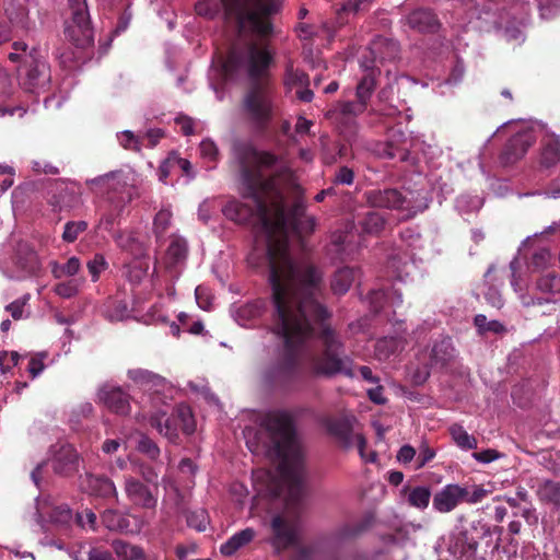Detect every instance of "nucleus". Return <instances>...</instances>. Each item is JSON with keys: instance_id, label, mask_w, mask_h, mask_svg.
Masks as SVG:
<instances>
[{"instance_id": "obj_32", "label": "nucleus", "mask_w": 560, "mask_h": 560, "mask_svg": "<svg viewBox=\"0 0 560 560\" xmlns=\"http://www.w3.org/2000/svg\"><path fill=\"white\" fill-rule=\"evenodd\" d=\"M401 492L407 495V502L410 506L418 510H425L431 499L430 488L427 486H405Z\"/></svg>"}, {"instance_id": "obj_14", "label": "nucleus", "mask_w": 560, "mask_h": 560, "mask_svg": "<svg viewBox=\"0 0 560 560\" xmlns=\"http://www.w3.org/2000/svg\"><path fill=\"white\" fill-rule=\"evenodd\" d=\"M536 142L533 129H522L515 132L504 144L499 160L504 166L512 165L523 159L528 149Z\"/></svg>"}, {"instance_id": "obj_63", "label": "nucleus", "mask_w": 560, "mask_h": 560, "mask_svg": "<svg viewBox=\"0 0 560 560\" xmlns=\"http://www.w3.org/2000/svg\"><path fill=\"white\" fill-rule=\"evenodd\" d=\"M44 353H37L30 359L27 371L33 378L37 377L44 370Z\"/></svg>"}, {"instance_id": "obj_2", "label": "nucleus", "mask_w": 560, "mask_h": 560, "mask_svg": "<svg viewBox=\"0 0 560 560\" xmlns=\"http://www.w3.org/2000/svg\"><path fill=\"white\" fill-rule=\"evenodd\" d=\"M244 435L252 453L277 462L275 471L258 469L253 472L257 491L282 499L288 508L298 505L304 497V466L289 415L270 411L261 419L257 430L246 428Z\"/></svg>"}, {"instance_id": "obj_46", "label": "nucleus", "mask_w": 560, "mask_h": 560, "mask_svg": "<svg viewBox=\"0 0 560 560\" xmlns=\"http://www.w3.org/2000/svg\"><path fill=\"white\" fill-rule=\"evenodd\" d=\"M551 261V254L547 248H540L533 253L528 268L533 271H542L545 270Z\"/></svg>"}, {"instance_id": "obj_21", "label": "nucleus", "mask_w": 560, "mask_h": 560, "mask_svg": "<svg viewBox=\"0 0 560 560\" xmlns=\"http://www.w3.org/2000/svg\"><path fill=\"white\" fill-rule=\"evenodd\" d=\"M406 24L413 31L422 34H434L439 31L441 23L436 14L424 8H419L406 16Z\"/></svg>"}, {"instance_id": "obj_20", "label": "nucleus", "mask_w": 560, "mask_h": 560, "mask_svg": "<svg viewBox=\"0 0 560 560\" xmlns=\"http://www.w3.org/2000/svg\"><path fill=\"white\" fill-rule=\"evenodd\" d=\"M361 67L365 71L364 75L360 80L357 85L355 96L357 101H353L355 104V108L359 110H365L369 104V101L375 90L376 86V73L378 72L376 69H373L372 63H368L366 61H360Z\"/></svg>"}, {"instance_id": "obj_50", "label": "nucleus", "mask_w": 560, "mask_h": 560, "mask_svg": "<svg viewBox=\"0 0 560 560\" xmlns=\"http://www.w3.org/2000/svg\"><path fill=\"white\" fill-rule=\"evenodd\" d=\"M88 228V223L85 221H71L65 225V230L62 233L63 241L68 243L74 242L78 236L84 232Z\"/></svg>"}, {"instance_id": "obj_28", "label": "nucleus", "mask_w": 560, "mask_h": 560, "mask_svg": "<svg viewBox=\"0 0 560 560\" xmlns=\"http://www.w3.org/2000/svg\"><path fill=\"white\" fill-rule=\"evenodd\" d=\"M540 166L550 168L560 163V138L547 137L541 142L540 148Z\"/></svg>"}, {"instance_id": "obj_25", "label": "nucleus", "mask_w": 560, "mask_h": 560, "mask_svg": "<svg viewBox=\"0 0 560 560\" xmlns=\"http://www.w3.org/2000/svg\"><path fill=\"white\" fill-rule=\"evenodd\" d=\"M83 487L93 495L103 498L114 495L117 498L115 483L104 476L88 475L83 481Z\"/></svg>"}, {"instance_id": "obj_3", "label": "nucleus", "mask_w": 560, "mask_h": 560, "mask_svg": "<svg viewBox=\"0 0 560 560\" xmlns=\"http://www.w3.org/2000/svg\"><path fill=\"white\" fill-rule=\"evenodd\" d=\"M221 4L225 20L236 24L241 38L226 59L213 62L211 84L213 80L229 82L261 75L271 60L264 40L271 31L268 16L279 11L281 0H221Z\"/></svg>"}, {"instance_id": "obj_29", "label": "nucleus", "mask_w": 560, "mask_h": 560, "mask_svg": "<svg viewBox=\"0 0 560 560\" xmlns=\"http://www.w3.org/2000/svg\"><path fill=\"white\" fill-rule=\"evenodd\" d=\"M404 343V338L398 335L380 338L374 347L376 359L380 361H386L390 355L402 350Z\"/></svg>"}, {"instance_id": "obj_34", "label": "nucleus", "mask_w": 560, "mask_h": 560, "mask_svg": "<svg viewBox=\"0 0 560 560\" xmlns=\"http://www.w3.org/2000/svg\"><path fill=\"white\" fill-rule=\"evenodd\" d=\"M287 83L295 89V95L304 102H311L313 98V92L310 89H305L308 85V77L302 71L291 70L288 73Z\"/></svg>"}, {"instance_id": "obj_62", "label": "nucleus", "mask_w": 560, "mask_h": 560, "mask_svg": "<svg viewBox=\"0 0 560 560\" xmlns=\"http://www.w3.org/2000/svg\"><path fill=\"white\" fill-rule=\"evenodd\" d=\"M187 523L190 527L196 528L198 532H203L207 528L208 518L205 511L194 512L188 515Z\"/></svg>"}, {"instance_id": "obj_6", "label": "nucleus", "mask_w": 560, "mask_h": 560, "mask_svg": "<svg viewBox=\"0 0 560 560\" xmlns=\"http://www.w3.org/2000/svg\"><path fill=\"white\" fill-rule=\"evenodd\" d=\"M363 199L371 208L404 210L407 212L405 219H411L429 207L427 201L411 206L406 196L393 187L368 189L363 192Z\"/></svg>"}, {"instance_id": "obj_57", "label": "nucleus", "mask_w": 560, "mask_h": 560, "mask_svg": "<svg viewBox=\"0 0 560 560\" xmlns=\"http://www.w3.org/2000/svg\"><path fill=\"white\" fill-rule=\"evenodd\" d=\"M138 450L151 459H155L160 454L158 445L147 436H141L138 442Z\"/></svg>"}, {"instance_id": "obj_39", "label": "nucleus", "mask_w": 560, "mask_h": 560, "mask_svg": "<svg viewBox=\"0 0 560 560\" xmlns=\"http://www.w3.org/2000/svg\"><path fill=\"white\" fill-rule=\"evenodd\" d=\"M450 434L456 445L463 450H475L477 448V440L468 434L463 425L454 423L450 428Z\"/></svg>"}, {"instance_id": "obj_4", "label": "nucleus", "mask_w": 560, "mask_h": 560, "mask_svg": "<svg viewBox=\"0 0 560 560\" xmlns=\"http://www.w3.org/2000/svg\"><path fill=\"white\" fill-rule=\"evenodd\" d=\"M331 312L317 302V375L334 377L342 374L355 376L353 360L346 353L345 345L337 329L331 325Z\"/></svg>"}, {"instance_id": "obj_44", "label": "nucleus", "mask_w": 560, "mask_h": 560, "mask_svg": "<svg viewBox=\"0 0 560 560\" xmlns=\"http://www.w3.org/2000/svg\"><path fill=\"white\" fill-rule=\"evenodd\" d=\"M195 12L198 16L212 20L220 12V4L215 0H198L195 4Z\"/></svg>"}, {"instance_id": "obj_51", "label": "nucleus", "mask_w": 560, "mask_h": 560, "mask_svg": "<svg viewBox=\"0 0 560 560\" xmlns=\"http://www.w3.org/2000/svg\"><path fill=\"white\" fill-rule=\"evenodd\" d=\"M135 472L140 475L147 483L156 486L159 479V471L155 467L145 464H133Z\"/></svg>"}, {"instance_id": "obj_42", "label": "nucleus", "mask_w": 560, "mask_h": 560, "mask_svg": "<svg viewBox=\"0 0 560 560\" xmlns=\"http://www.w3.org/2000/svg\"><path fill=\"white\" fill-rule=\"evenodd\" d=\"M80 267H81V262H80L79 258L71 257L63 265H59V264L55 262L52 265L51 272H52L54 277L58 278V279L62 278V277H72L78 273V271L80 270Z\"/></svg>"}, {"instance_id": "obj_5", "label": "nucleus", "mask_w": 560, "mask_h": 560, "mask_svg": "<svg viewBox=\"0 0 560 560\" xmlns=\"http://www.w3.org/2000/svg\"><path fill=\"white\" fill-rule=\"evenodd\" d=\"M354 422L355 418L350 416L326 417L322 420V424L327 433L339 447L348 451L355 444L362 460L375 463L377 460V453L372 451L369 456H365L366 439L363 434L354 433Z\"/></svg>"}, {"instance_id": "obj_7", "label": "nucleus", "mask_w": 560, "mask_h": 560, "mask_svg": "<svg viewBox=\"0 0 560 560\" xmlns=\"http://www.w3.org/2000/svg\"><path fill=\"white\" fill-rule=\"evenodd\" d=\"M149 421L160 434L171 442L177 440L179 430L186 434H191L196 427L191 409L186 405L178 406L170 417L166 416L165 411L159 410L150 415Z\"/></svg>"}, {"instance_id": "obj_38", "label": "nucleus", "mask_w": 560, "mask_h": 560, "mask_svg": "<svg viewBox=\"0 0 560 560\" xmlns=\"http://www.w3.org/2000/svg\"><path fill=\"white\" fill-rule=\"evenodd\" d=\"M115 242L125 252L139 257L143 254L142 245L138 242L135 235L130 232H120L115 236Z\"/></svg>"}, {"instance_id": "obj_8", "label": "nucleus", "mask_w": 560, "mask_h": 560, "mask_svg": "<svg viewBox=\"0 0 560 560\" xmlns=\"http://www.w3.org/2000/svg\"><path fill=\"white\" fill-rule=\"evenodd\" d=\"M65 34L78 47L84 48L93 44L86 0H68Z\"/></svg>"}, {"instance_id": "obj_60", "label": "nucleus", "mask_w": 560, "mask_h": 560, "mask_svg": "<svg viewBox=\"0 0 560 560\" xmlns=\"http://www.w3.org/2000/svg\"><path fill=\"white\" fill-rule=\"evenodd\" d=\"M119 143L129 150H140V140L131 131L126 130L117 136Z\"/></svg>"}, {"instance_id": "obj_36", "label": "nucleus", "mask_w": 560, "mask_h": 560, "mask_svg": "<svg viewBox=\"0 0 560 560\" xmlns=\"http://www.w3.org/2000/svg\"><path fill=\"white\" fill-rule=\"evenodd\" d=\"M114 550L120 560H147L141 547L116 540L113 544Z\"/></svg>"}, {"instance_id": "obj_41", "label": "nucleus", "mask_w": 560, "mask_h": 560, "mask_svg": "<svg viewBox=\"0 0 560 560\" xmlns=\"http://www.w3.org/2000/svg\"><path fill=\"white\" fill-rule=\"evenodd\" d=\"M271 528L276 538L281 542L289 544L294 538L292 529L280 515H277L272 518Z\"/></svg>"}, {"instance_id": "obj_19", "label": "nucleus", "mask_w": 560, "mask_h": 560, "mask_svg": "<svg viewBox=\"0 0 560 560\" xmlns=\"http://www.w3.org/2000/svg\"><path fill=\"white\" fill-rule=\"evenodd\" d=\"M98 400L109 410L118 415H127L130 411L129 395L120 387L103 385L97 394Z\"/></svg>"}, {"instance_id": "obj_27", "label": "nucleus", "mask_w": 560, "mask_h": 560, "mask_svg": "<svg viewBox=\"0 0 560 560\" xmlns=\"http://www.w3.org/2000/svg\"><path fill=\"white\" fill-rule=\"evenodd\" d=\"M359 273L360 270L353 267H342L336 270L330 283L334 294H346Z\"/></svg>"}, {"instance_id": "obj_16", "label": "nucleus", "mask_w": 560, "mask_h": 560, "mask_svg": "<svg viewBox=\"0 0 560 560\" xmlns=\"http://www.w3.org/2000/svg\"><path fill=\"white\" fill-rule=\"evenodd\" d=\"M399 54V45L396 40L378 36L371 42L361 61L373 65L376 69V62L390 61L397 58Z\"/></svg>"}, {"instance_id": "obj_61", "label": "nucleus", "mask_w": 560, "mask_h": 560, "mask_svg": "<svg viewBox=\"0 0 560 560\" xmlns=\"http://www.w3.org/2000/svg\"><path fill=\"white\" fill-rule=\"evenodd\" d=\"M21 359V355L15 352H1L0 353V370L2 373H5L10 371L13 366H15L19 363V360Z\"/></svg>"}, {"instance_id": "obj_47", "label": "nucleus", "mask_w": 560, "mask_h": 560, "mask_svg": "<svg viewBox=\"0 0 560 560\" xmlns=\"http://www.w3.org/2000/svg\"><path fill=\"white\" fill-rule=\"evenodd\" d=\"M369 303L371 310L376 314L389 305V293L388 290L378 289L372 290L369 294Z\"/></svg>"}, {"instance_id": "obj_53", "label": "nucleus", "mask_w": 560, "mask_h": 560, "mask_svg": "<svg viewBox=\"0 0 560 560\" xmlns=\"http://www.w3.org/2000/svg\"><path fill=\"white\" fill-rule=\"evenodd\" d=\"M12 49L9 54V60L12 62H23L24 66L27 65L30 59H27V55L30 51H27V45L24 42H14L12 44Z\"/></svg>"}, {"instance_id": "obj_45", "label": "nucleus", "mask_w": 560, "mask_h": 560, "mask_svg": "<svg viewBox=\"0 0 560 560\" xmlns=\"http://www.w3.org/2000/svg\"><path fill=\"white\" fill-rule=\"evenodd\" d=\"M88 184L106 186L109 189L116 190L118 189V186H120L121 184H126V182L122 180L121 172H112L100 177L93 178L91 180H88Z\"/></svg>"}, {"instance_id": "obj_18", "label": "nucleus", "mask_w": 560, "mask_h": 560, "mask_svg": "<svg viewBox=\"0 0 560 560\" xmlns=\"http://www.w3.org/2000/svg\"><path fill=\"white\" fill-rule=\"evenodd\" d=\"M465 494V487L457 483H448L433 495V509L439 513H450L463 502Z\"/></svg>"}, {"instance_id": "obj_58", "label": "nucleus", "mask_w": 560, "mask_h": 560, "mask_svg": "<svg viewBox=\"0 0 560 560\" xmlns=\"http://www.w3.org/2000/svg\"><path fill=\"white\" fill-rule=\"evenodd\" d=\"M200 155L202 159H205L209 162L217 161L218 155H219V150H218L217 144L209 139L201 141Z\"/></svg>"}, {"instance_id": "obj_9", "label": "nucleus", "mask_w": 560, "mask_h": 560, "mask_svg": "<svg viewBox=\"0 0 560 560\" xmlns=\"http://www.w3.org/2000/svg\"><path fill=\"white\" fill-rule=\"evenodd\" d=\"M30 61L20 71V84L28 93L46 92L51 80L50 68L37 49L30 50Z\"/></svg>"}, {"instance_id": "obj_30", "label": "nucleus", "mask_w": 560, "mask_h": 560, "mask_svg": "<svg viewBox=\"0 0 560 560\" xmlns=\"http://www.w3.org/2000/svg\"><path fill=\"white\" fill-rule=\"evenodd\" d=\"M454 358V348L450 338H443L435 342L430 353L431 366H445Z\"/></svg>"}, {"instance_id": "obj_31", "label": "nucleus", "mask_w": 560, "mask_h": 560, "mask_svg": "<svg viewBox=\"0 0 560 560\" xmlns=\"http://www.w3.org/2000/svg\"><path fill=\"white\" fill-rule=\"evenodd\" d=\"M102 522L109 530H119V532H130L137 533L139 532L147 522L142 518L138 520V528L137 529H128V521L125 516H122L119 512L114 510H107L102 515Z\"/></svg>"}, {"instance_id": "obj_11", "label": "nucleus", "mask_w": 560, "mask_h": 560, "mask_svg": "<svg viewBox=\"0 0 560 560\" xmlns=\"http://www.w3.org/2000/svg\"><path fill=\"white\" fill-rule=\"evenodd\" d=\"M244 112L256 125H264L272 116V104L269 92L261 85H255L244 98Z\"/></svg>"}, {"instance_id": "obj_40", "label": "nucleus", "mask_w": 560, "mask_h": 560, "mask_svg": "<svg viewBox=\"0 0 560 560\" xmlns=\"http://www.w3.org/2000/svg\"><path fill=\"white\" fill-rule=\"evenodd\" d=\"M128 305L124 301H112L105 305L103 314L109 322H121L129 317Z\"/></svg>"}, {"instance_id": "obj_24", "label": "nucleus", "mask_w": 560, "mask_h": 560, "mask_svg": "<svg viewBox=\"0 0 560 560\" xmlns=\"http://www.w3.org/2000/svg\"><path fill=\"white\" fill-rule=\"evenodd\" d=\"M387 217L381 212L370 210L358 218V226L363 234L378 236L386 226Z\"/></svg>"}, {"instance_id": "obj_52", "label": "nucleus", "mask_w": 560, "mask_h": 560, "mask_svg": "<svg viewBox=\"0 0 560 560\" xmlns=\"http://www.w3.org/2000/svg\"><path fill=\"white\" fill-rule=\"evenodd\" d=\"M172 212L167 208L161 209L154 218V231L158 236L162 235L168 228Z\"/></svg>"}, {"instance_id": "obj_59", "label": "nucleus", "mask_w": 560, "mask_h": 560, "mask_svg": "<svg viewBox=\"0 0 560 560\" xmlns=\"http://www.w3.org/2000/svg\"><path fill=\"white\" fill-rule=\"evenodd\" d=\"M354 179V172L348 166H340L334 175L332 183L337 185H351Z\"/></svg>"}, {"instance_id": "obj_23", "label": "nucleus", "mask_w": 560, "mask_h": 560, "mask_svg": "<svg viewBox=\"0 0 560 560\" xmlns=\"http://www.w3.org/2000/svg\"><path fill=\"white\" fill-rule=\"evenodd\" d=\"M128 376L143 390L158 393L166 386V380L164 377L148 370H129Z\"/></svg>"}, {"instance_id": "obj_15", "label": "nucleus", "mask_w": 560, "mask_h": 560, "mask_svg": "<svg viewBox=\"0 0 560 560\" xmlns=\"http://www.w3.org/2000/svg\"><path fill=\"white\" fill-rule=\"evenodd\" d=\"M124 491L127 499L135 506L145 510H154L158 505V494L133 476L125 477Z\"/></svg>"}, {"instance_id": "obj_33", "label": "nucleus", "mask_w": 560, "mask_h": 560, "mask_svg": "<svg viewBox=\"0 0 560 560\" xmlns=\"http://www.w3.org/2000/svg\"><path fill=\"white\" fill-rule=\"evenodd\" d=\"M255 536L256 532L250 527L240 530L235 533L232 537H230V539L221 546L220 551L224 556H232L240 548L249 544Z\"/></svg>"}, {"instance_id": "obj_48", "label": "nucleus", "mask_w": 560, "mask_h": 560, "mask_svg": "<svg viewBox=\"0 0 560 560\" xmlns=\"http://www.w3.org/2000/svg\"><path fill=\"white\" fill-rule=\"evenodd\" d=\"M262 312V303L261 302H252V303H247L243 306H241L238 310H237V322L241 324V325H245V322H243V319H253V318H256L258 316H260Z\"/></svg>"}, {"instance_id": "obj_43", "label": "nucleus", "mask_w": 560, "mask_h": 560, "mask_svg": "<svg viewBox=\"0 0 560 560\" xmlns=\"http://www.w3.org/2000/svg\"><path fill=\"white\" fill-rule=\"evenodd\" d=\"M167 258L172 264H178L186 258L187 243L184 238L175 237L167 248Z\"/></svg>"}, {"instance_id": "obj_37", "label": "nucleus", "mask_w": 560, "mask_h": 560, "mask_svg": "<svg viewBox=\"0 0 560 560\" xmlns=\"http://www.w3.org/2000/svg\"><path fill=\"white\" fill-rule=\"evenodd\" d=\"M537 495L541 502L560 505V483L552 480H546L539 485Z\"/></svg>"}, {"instance_id": "obj_17", "label": "nucleus", "mask_w": 560, "mask_h": 560, "mask_svg": "<svg viewBox=\"0 0 560 560\" xmlns=\"http://www.w3.org/2000/svg\"><path fill=\"white\" fill-rule=\"evenodd\" d=\"M49 460L55 472L67 475L77 469L78 453L70 444H56L51 446Z\"/></svg>"}, {"instance_id": "obj_13", "label": "nucleus", "mask_w": 560, "mask_h": 560, "mask_svg": "<svg viewBox=\"0 0 560 560\" xmlns=\"http://www.w3.org/2000/svg\"><path fill=\"white\" fill-rule=\"evenodd\" d=\"M36 515L43 526L49 523L58 529H66L72 521L71 510L66 504H56L50 497L37 498Z\"/></svg>"}, {"instance_id": "obj_12", "label": "nucleus", "mask_w": 560, "mask_h": 560, "mask_svg": "<svg viewBox=\"0 0 560 560\" xmlns=\"http://www.w3.org/2000/svg\"><path fill=\"white\" fill-rule=\"evenodd\" d=\"M363 112L355 108L354 102H340L326 113V117L336 125L343 138L351 142L358 135L357 117Z\"/></svg>"}, {"instance_id": "obj_49", "label": "nucleus", "mask_w": 560, "mask_h": 560, "mask_svg": "<svg viewBox=\"0 0 560 560\" xmlns=\"http://www.w3.org/2000/svg\"><path fill=\"white\" fill-rule=\"evenodd\" d=\"M82 282V280L78 279L60 282L55 287L54 291L63 299H70L79 293Z\"/></svg>"}, {"instance_id": "obj_64", "label": "nucleus", "mask_w": 560, "mask_h": 560, "mask_svg": "<svg viewBox=\"0 0 560 560\" xmlns=\"http://www.w3.org/2000/svg\"><path fill=\"white\" fill-rule=\"evenodd\" d=\"M167 164H172V167L179 168L187 176H191V164L188 160L173 154L167 158Z\"/></svg>"}, {"instance_id": "obj_22", "label": "nucleus", "mask_w": 560, "mask_h": 560, "mask_svg": "<svg viewBox=\"0 0 560 560\" xmlns=\"http://www.w3.org/2000/svg\"><path fill=\"white\" fill-rule=\"evenodd\" d=\"M375 513L365 512L360 518L349 521L341 525L337 530V537L340 540H354L365 534L375 524Z\"/></svg>"}, {"instance_id": "obj_1", "label": "nucleus", "mask_w": 560, "mask_h": 560, "mask_svg": "<svg viewBox=\"0 0 560 560\" xmlns=\"http://www.w3.org/2000/svg\"><path fill=\"white\" fill-rule=\"evenodd\" d=\"M234 154L241 166L244 197L250 205L230 201L222 209L224 215L237 223L255 224L254 248L248 264L255 268L267 266L272 300L276 308V332L283 341V360L293 365L304 359L312 345L314 315V269L294 258L290 241H299L304 247L300 230L304 208L296 202L288 208L280 179L289 178L279 170L273 155L257 151L249 143H240Z\"/></svg>"}, {"instance_id": "obj_10", "label": "nucleus", "mask_w": 560, "mask_h": 560, "mask_svg": "<svg viewBox=\"0 0 560 560\" xmlns=\"http://www.w3.org/2000/svg\"><path fill=\"white\" fill-rule=\"evenodd\" d=\"M410 141L401 127L389 128L385 141L374 142L371 151L384 160L408 162L410 158Z\"/></svg>"}, {"instance_id": "obj_35", "label": "nucleus", "mask_w": 560, "mask_h": 560, "mask_svg": "<svg viewBox=\"0 0 560 560\" xmlns=\"http://www.w3.org/2000/svg\"><path fill=\"white\" fill-rule=\"evenodd\" d=\"M535 287L542 294H560V273L555 270L542 272L536 279Z\"/></svg>"}, {"instance_id": "obj_26", "label": "nucleus", "mask_w": 560, "mask_h": 560, "mask_svg": "<svg viewBox=\"0 0 560 560\" xmlns=\"http://www.w3.org/2000/svg\"><path fill=\"white\" fill-rule=\"evenodd\" d=\"M28 0H10L4 12L12 26L20 28H28Z\"/></svg>"}, {"instance_id": "obj_56", "label": "nucleus", "mask_w": 560, "mask_h": 560, "mask_svg": "<svg viewBox=\"0 0 560 560\" xmlns=\"http://www.w3.org/2000/svg\"><path fill=\"white\" fill-rule=\"evenodd\" d=\"M196 302L205 311L211 310L212 298L208 288L198 285L195 290Z\"/></svg>"}, {"instance_id": "obj_55", "label": "nucleus", "mask_w": 560, "mask_h": 560, "mask_svg": "<svg viewBox=\"0 0 560 560\" xmlns=\"http://www.w3.org/2000/svg\"><path fill=\"white\" fill-rule=\"evenodd\" d=\"M107 268V262L103 255L97 254L94 256L92 260L88 262V269L92 276V280L96 281L105 269Z\"/></svg>"}, {"instance_id": "obj_54", "label": "nucleus", "mask_w": 560, "mask_h": 560, "mask_svg": "<svg viewBox=\"0 0 560 560\" xmlns=\"http://www.w3.org/2000/svg\"><path fill=\"white\" fill-rule=\"evenodd\" d=\"M491 491L485 489L481 485L472 487L471 491L466 488V494L463 498V502L475 504L481 502Z\"/></svg>"}]
</instances>
